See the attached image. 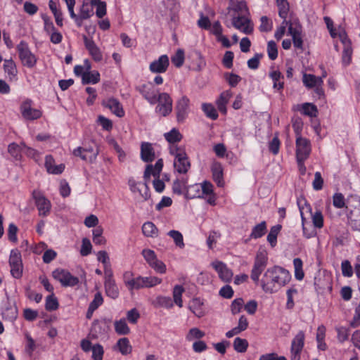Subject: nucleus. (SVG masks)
<instances>
[{"label":"nucleus","instance_id":"1","mask_svg":"<svg viewBox=\"0 0 360 360\" xmlns=\"http://www.w3.org/2000/svg\"><path fill=\"white\" fill-rule=\"evenodd\" d=\"M19 58L23 66L28 68H33L37 63V57L32 53L28 44L21 41L16 47Z\"/></svg>","mask_w":360,"mask_h":360},{"label":"nucleus","instance_id":"2","mask_svg":"<svg viewBox=\"0 0 360 360\" xmlns=\"http://www.w3.org/2000/svg\"><path fill=\"white\" fill-rule=\"evenodd\" d=\"M268 257L266 252L265 250L258 251L250 274V277L254 282H259V276L266 267Z\"/></svg>","mask_w":360,"mask_h":360},{"label":"nucleus","instance_id":"3","mask_svg":"<svg viewBox=\"0 0 360 360\" xmlns=\"http://www.w3.org/2000/svg\"><path fill=\"white\" fill-rule=\"evenodd\" d=\"M311 152L310 142L307 139L297 137L296 139V158L300 167L308 158Z\"/></svg>","mask_w":360,"mask_h":360},{"label":"nucleus","instance_id":"4","mask_svg":"<svg viewBox=\"0 0 360 360\" xmlns=\"http://www.w3.org/2000/svg\"><path fill=\"white\" fill-rule=\"evenodd\" d=\"M33 101L30 98H26L20 105V111L22 117L29 121L37 120L42 115L40 110L32 108Z\"/></svg>","mask_w":360,"mask_h":360},{"label":"nucleus","instance_id":"5","mask_svg":"<svg viewBox=\"0 0 360 360\" xmlns=\"http://www.w3.org/2000/svg\"><path fill=\"white\" fill-rule=\"evenodd\" d=\"M52 276L64 287H74L79 282L77 277L72 276L68 270L65 269H56L52 272Z\"/></svg>","mask_w":360,"mask_h":360},{"label":"nucleus","instance_id":"6","mask_svg":"<svg viewBox=\"0 0 360 360\" xmlns=\"http://www.w3.org/2000/svg\"><path fill=\"white\" fill-rule=\"evenodd\" d=\"M32 198L39 211V216L46 217L49 214L51 204V202L39 191L34 190L32 192Z\"/></svg>","mask_w":360,"mask_h":360},{"label":"nucleus","instance_id":"7","mask_svg":"<svg viewBox=\"0 0 360 360\" xmlns=\"http://www.w3.org/2000/svg\"><path fill=\"white\" fill-rule=\"evenodd\" d=\"M158 105L155 108L157 112L163 116L168 115L172 110V99L167 93H161L158 97Z\"/></svg>","mask_w":360,"mask_h":360},{"label":"nucleus","instance_id":"8","mask_svg":"<svg viewBox=\"0 0 360 360\" xmlns=\"http://www.w3.org/2000/svg\"><path fill=\"white\" fill-rule=\"evenodd\" d=\"M276 289L288 283L291 279L290 272L283 267L275 266L272 267Z\"/></svg>","mask_w":360,"mask_h":360},{"label":"nucleus","instance_id":"9","mask_svg":"<svg viewBox=\"0 0 360 360\" xmlns=\"http://www.w3.org/2000/svg\"><path fill=\"white\" fill-rule=\"evenodd\" d=\"M304 332L300 330L292 340L290 348L291 360H300V354L304 345Z\"/></svg>","mask_w":360,"mask_h":360},{"label":"nucleus","instance_id":"10","mask_svg":"<svg viewBox=\"0 0 360 360\" xmlns=\"http://www.w3.org/2000/svg\"><path fill=\"white\" fill-rule=\"evenodd\" d=\"M232 25L236 29L246 34H250L253 32V23L250 19L245 15H238L236 17H233Z\"/></svg>","mask_w":360,"mask_h":360},{"label":"nucleus","instance_id":"11","mask_svg":"<svg viewBox=\"0 0 360 360\" xmlns=\"http://www.w3.org/2000/svg\"><path fill=\"white\" fill-rule=\"evenodd\" d=\"M190 100L186 96H182L177 100L175 110L176 119L179 122H182L187 117L189 112Z\"/></svg>","mask_w":360,"mask_h":360},{"label":"nucleus","instance_id":"12","mask_svg":"<svg viewBox=\"0 0 360 360\" xmlns=\"http://www.w3.org/2000/svg\"><path fill=\"white\" fill-rule=\"evenodd\" d=\"M136 89L147 100L150 104L154 105L158 102L154 86L151 82L143 84L136 87Z\"/></svg>","mask_w":360,"mask_h":360},{"label":"nucleus","instance_id":"13","mask_svg":"<svg viewBox=\"0 0 360 360\" xmlns=\"http://www.w3.org/2000/svg\"><path fill=\"white\" fill-rule=\"evenodd\" d=\"M98 154V150L94 149L91 146L86 148L78 147L73 150V155L75 156L80 157L81 159L89 162H94Z\"/></svg>","mask_w":360,"mask_h":360},{"label":"nucleus","instance_id":"14","mask_svg":"<svg viewBox=\"0 0 360 360\" xmlns=\"http://www.w3.org/2000/svg\"><path fill=\"white\" fill-rule=\"evenodd\" d=\"M212 267L218 273L219 278L226 283H229L233 277L232 271L229 269L226 264L220 261H215L212 263Z\"/></svg>","mask_w":360,"mask_h":360},{"label":"nucleus","instance_id":"15","mask_svg":"<svg viewBox=\"0 0 360 360\" xmlns=\"http://www.w3.org/2000/svg\"><path fill=\"white\" fill-rule=\"evenodd\" d=\"M102 105L108 108L118 117L124 116V111L120 102L115 98L111 97L102 101Z\"/></svg>","mask_w":360,"mask_h":360},{"label":"nucleus","instance_id":"16","mask_svg":"<svg viewBox=\"0 0 360 360\" xmlns=\"http://www.w3.org/2000/svg\"><path fill=\"white\" fill-rule=\"evenodd\" d=\"M261 285L266 292L273 293L277 290L275 286L272 268H269L261 280Z\"/></svg>","mask_w":360,"mask_h":360},{"label":"nucleus","instance_id":"17","mask_svg":"<svg viewBox=\"0 0 360 360\" xmlns=\"http://www.w3.org/2000/svg\"><path fill=\"white\" fill-rule=\"evenodd\" d=\"M131 271H127L123 275L124 283L129 291L143 288L141 276L133 278Z\"/></svg>","mask_w":360,"mask_h":360},{"label":"nucleus","instance_id":"18","mask_svg":"<svg viewBox=\"0 0 360 360\" xmlns=\"http://www.w3.org/2000/svg\"><path fill=\"white\" fill-rule=\"evenodd\" d=\"M83 39L85 47L88 50L92 58L96 62L101 61L103 59L102 53L98 46L95 44L94 41L92 39H89L86 35H83Z\"/></svg>","mask_w":360,"mask_h":360},{"label":"nucleus","instance_id":"19","mask_svg":"<svg viewBox=\"0 0 360 360\" xmlns=\"http://www.w3.org/2000/svg\"><path fill=\"white\" fill-rule=\"evenodd\" d=\"M169 61L167 55H162L158 60L153 61L149 66L150 70L153 73L165 72L169 67Z\"/></svg>","mask_w":360,"mask_h":360},{"label":"nucleus","instance_id":"20","mask_svg":"<svg viewBox=\"0 0 360 360\" xmlns=\"http://www.w3.org/2000/svg\"><path fill=\"white\" fill-rule=\"evenodd\" d=\"M177 158H174V167L179 174H186L191 167V163L188 160L186 153L179 154Z\"/></svg>","mask_w":360,"mask_h":360},{"label":"nucleus","instance_id":"21","mask_svg":"<svg viewBox=\"0 0 360 360\" xmlns=\"http://www.w3.org/2000/svg\"><path fill=\"white\" fill-rule=\"evenodd\" d=\"M105 293L112 299H116L119 296V290L112 278V272L110 271V275L105 278L104 283Z\"/></svg>","mask_w":360,"mask_h":360},{"label":"nucleus","instance_id":"22","mask_svg":"<svg viewBox=\"0 0 360 360\" xmlns=\"http://www.w3.org/2000/svg\"><path fill=\"white\" fill-rule=\"evenodd\" d=\"M163 167L162 159H159L155 164V165H148L146 167L143 178L145 181H148L151 175L156 178L160 177V174Z\"/></svg>","mask_w":360,"mask_h":360},{"label":"nucleus","instance_id":"23","mask_svg":"<svg viewBox=\"0 0 360 360\" xmlns=\"http://www.w3.org/2000/svg\"><path fill=\"white\" fill-rule=\"evenodd\" d=\"M349 225L354 231H360V202L349 210L348 214Z\"/></svg>","mask_w":360,"mask_h":360},{"label":"nucleus","instance_id":"24","mask_svg":"<svg viewBox=\"0 0 360 360\" xmlns=\"http://www.w3.org/2000/svg\"><path fill=\"white\" fill-rule=\"evenodd\" d=\"M141 159L144 162H151L155 159V150L150 143L143 142L141 143Z\"/></svg>","mask_w":360,"mask_h":360},{"label":"nucleus","instance_id":"25","mask_svg":"<svg viewBox=\"0 0 360 360\" xmlns=\"http://www.w3.org/2000/svg\"><path fill=\"white\" fill-rule=\"evenodd\" d=\"M44 165L47 172L53 174H60L65 169V165L63 164L55 165V160L51 155L46 156Z\"/></svg>","mask_w":360,"mask_h":360},{"label":"nucleus","instance_id":"26","mask_svg":"<svg viewBox=\"0 0 360 360\" xmlns=\"http://www.w3.org/2000/svg\"><path fill=\"white\" fill-rule=\"evenodd\" d=\"M213 180L219 187H222L224 184L223 179V168L220 162H214L211 166Z\"/></svg>","mask_w":360,"mask_h":360},{"label":"nucleus","instance_id":"27","mask_svg":"<svg viewBox=\"0 0 360 360\" xmlns=\"http://www.w3.org/2000/svg\"><path fill=\"white\" fill-rule=\"evenodd\" d=\"M4 70L10 82L17 80L18 70L15 62L12 59L4 60Z\"/></svg>","mask_w":360,"mask_h":360},{"label":"nucleus","instance_id":"28","mask_svg":"<svg viewBox=\"0 0 360 360\" xmlns=\"http://www.w3.org/2000/svg\"><path fill=\"white\" fill-rule=\"evenodd\" d=\"M232 96V93L229 90L223 91L219 98L217 100L216 103L218 110L223 114L226 113V104L229 98Z\"/></svg>","mask_w":360,"mask_h":360},{"label":"nucleus","instance_id":"29","mask_svg":"<svg viewBox=\"0 0 360 360\" xmlns=\"http://www.w3.org/2000/svg\"><path fill=\"white\" fill-rule=\"evenodd\" d=\"M302 82L304 86L309 89L314 88L317 84H323V83L321 77L306 73L303 75Z\"/></svg>","mask_w":360,"mask_h":360},{"label":"nucleus","instance_id":"30","mask_svg":"<svg viewBox=\"0 0 360 360\" xmlns=\"http://www.w3.org/2000/svg\"><path fill=\"white\" fill-rule=\"evenodd\" d=\"M100 81V74L98 71H86L82 74L83 84H96Z\"/></svg>","mask_w":360,"mask_h":360},{"label":"nucleus","instance_id":"31","mask_svg":"<svg viewBox=\"0 0 360 360\" xmlns=\"http://www.w3.org/2000/svg\"><path fill=\"white\" fill-rule=\"evenodd\" d=\"M153 305L156 307H164L170 309L173 307V301L170 297L167 296H158L153 301Z\"/></svg>","mask_w":360,"mask_h":360},{"label":"nucleus","instance_id":"32","mask_svg":"<svg viewBox=\"0 0 360 360\" xmlns=\"http://www.w3.org/2000/svg\"><path fill=\"white\" fill-rule=\"evenodd\" d=\"M270 77L274 82L273 88L281 91L284 87L283 75L278 70L272 71L269 74Z\"/></svg>","mask_w":360,"mask_h":360},{"label":"nucleus","instance_id":"33","mask_svg":"<svg viewBox=\"0 0 360 360\" xmlns=\"http://www.w3.org/2000/svg\"><path fill=\"white\" fill-rule=\"evenodd\" d=\"M115 347L122 355H127L132 351V347L129 340L127 338H122L118 340Z\"/></svg>","mask_w":360,"mask_h":360},{"label":"nucleus","instance_id":"34","mask_svg":"<svg viewBox=\"0 0 360 360\" xmlns=\"http://www.w3.org/2000/svg\"><path fill=\"white\" fill-rule=\"evenodd\" d=\"M266 223L263 221L252 228L250 237L254 239L259 238L266 233Z\"/></svg>","mask_w":360,"mask_h":360},{"label":"nucleus","instance_id":"35","mask_svg":"<svg viewBox=\"0 0 360 360\" xmlns=\"http://www.w3.org/2000/svg\"><path fill=\"white\" fill-rule=\"evenodd\" d=\"M142 232L146 237L155 238L158 236V229L153 222L147 221L142 226Z\"/></svg>","mask_w":360,"mask_h":360},{"label":"nucleus","instance_id":"36","mask_svg":"<svg viewBox=\"0 0 360 360\" xmlns=\"http://www.w3.org/2000/svg\"><path fill=\"white\" fill-rule=\"evenodd\" d=\"M282 229L281 224H276L272 226L270 229L269 234L267 235V241L269 243L272 248L275 247L277 243V236Z\"/></svg>","mask_w":360,"mask_h":360},{"label":"nucleus","instance_id":"37","mask_svg":"<svg viewBox=\"0 0 360 360\" xmlns=\"http://www.w3.org/2000/svg\"><path fill=\"white\" fill-rule=\"evenodd\" d=\"M49 6L51 12L53 13L57 25L62 27L63 26V13L62 11L57 8V4L53 0H50L49 1Z\"/></svg>","mask_w":360,"mask_h":360},{"label":"nucleus","instance_id":"38","mask_svg":"<svg viewBox=\"0 0 360 360\" xmlns=\"http://www.w3.org/2000/svg\"><path fill=\"white\" fill-rule=\"evenodd\" d=\"M25 144L18 145L15 143H12L8 145V151L15 160H20L21 158V153L23 149H25Z\"/></svg>","mask_w":360,"mask_h":360},{"label":"nucleus","instance_id":"39","mask_svg":"<svg viewBox=\"0 0 360 360\" xmlns=\"http://www.w3.org/2000/svg\"><path fill=\"white\" fill-rule=\"evenodd\" d=\"M115 330L118 335H124L130 333V329L127 326V321L124 319H121L119 321H115L114 323Z\"/></svg>","mask_w":360,"mask_h":360},{"label":"nucleus","instance_id":"40","mask_svg":"<svg viewBox=\"0 0 360 360\" xmlns=\"http://www.w3.org/2000/svg\"><path fill=\"white\" fill-rule=\"evenodd\" d=\"M185 197L188 199L202 198L200 186L199 184H194L186 188Z\"/></svg>","mask_w":360,"mask_h":360},{"label":"nucleus","instance_id":"41","mask_svg":"<svg viewBox=\"0 0 360 360\" xmlns=\"http://www.w3.org/2000/svg\"><path fill=\"white\" fill-rule=\"evenodd\" d=\"M202 110L205 115L212 120H216L218 118V112L214 106L211 103H204L202 104Z\"/></svg>","mask_w":360,"mask_h":360},{"label":"nucleus","instance_id":"42","mask_svg":"<svg viewBox=\"0 0 360 360\" xmlns=\"http://www.w3.org/2000/svg\"><path fill=\"white\" fill-rule=\"evenodd\" d=\"M276 6L278 8V15L280 18L283 19V24H288V21L286 20L288 13L290 10V5L288 1H284L282 3H277Z\"/></svg>","mask_w":360,"mask_h":360},{"label":"nucleus","instance_id":"43","mask_svg":"<svg viewBox=\"0 0 360 360\" xmlns=\"http://www.w3.org/2000/svg\"><path fill=\"white\" fill-rule=\"evenodd\" d=\"M182 135L178 129L174 128L169 132L165 134V139L172 144H175L182 139Z\"/></svg>","mask_w":360,"mask_h":360},{"label":"nucleus","instance_id":"44","mask_svg":"<svg viewBox=\"0 0 360 360\" xmlns=\"http://www.w3.org/2000/svg\"><path fill=\"white\" fill-rule=\"evenodd\" d=\"M293 265L295 267V277L298 281H302L304 276L302 269L303 262L300 258H295L293 259Z\"/></svg>","mask_w":360,"mask_h":360},{"label":"nucleus","instance_id":"45","mask_svg":"<svg viewBox=\"0 0 360 360\" xmlns=\"http://www.w3.org/2000/svg\"><path fill=\"white\" fill-rule=\"evenodd\" d=\"M184 292V288L180 285H176L174 286L173 289V298H174V302L179 307H182L183 306V301L181 299V296L183 292Z\"/></svg>","mask_w":360,"mask_h":360},{"label":"nucleus","instance_id":"46","mask_svg":"<svg viewBox=\"0 0 360 360\" xmlns=\"http://www.w3.org/2000/svg\"><path fill=\"white\" fill-rule=\"evenodd\" d=\"M144 288H152L162 283V279L156 276H141Z\"/></svg>","mask_w":360,"mask_h":360},{"label":"nucleus","instance_id":"47","mask_svg":"<svg viewBox=\"0 0 360 360\" xmlns=\"http://www.w3.org/2000/svg\"><path fill=\"white\" fill-rule=\"evenodd\" d=\"M167 235L174 240V242L177 247L180 248H183L184 247L185 244L184 243L183 236L179 231L171 230L167 233Z\"/></svg>","mask_w":360,"mask_h":360},{"label":"nucleus","instance_id":"48","mask_svg":"<svg viewBox=\"0 0 360 360\" xmlns=\"http://www.w3.org/2000/svg\"><path fill=\"white\" fill-rule=\"evenodd\" d=\"M58 307L59 304L58 300L53 293L46 297L45 308L47 311H55L58 308Z\"/></svg>","mask_w":360,"mask_h":360},{"label":"nucleus","instance_id":"49","mask_svg":"<svg viewBox=\"0 0 360 360\" xmlns=\"http://www.w3.org/2000/svg\"><path fill=\"white\" fill-rule=\"evenodd\" d=\"M248 347V342L245 339L240 338H236L233 341L234 349L240 353L245 352Z\"/></svg>","mask_w":360,"mask_h":360},{"label":"nucleus","instance_id":"50","mask_svg":"<svg viewBox=\"0 0 360 360\" xmlns=\"http://www.w3.org/2000/svg\"><path fill=\"white\" fill-rule=\"evenodd\" d=\"M224 78L231 87H236L242 79L239 75L231 72H225Z\"/></svg>","mask_w":360,"mask_h":360},{"label":"nucleus","instance_id":"51","mask_svg":"<svg viewBox=\"0 0 360 360\" xmlns=\"http://www.w3.org/2000/svg\"><path fill=\"white\" fill-rule=\"evenodd\" d=\"M205 335V333L198 328H192L189 330L186 336L188 341H192L194 339L200 340Z\"/></svg>","mask_w":360,"mask_h":360},{"label":"nucleus","instance_id":"52","mask_svg":"<svg viewBox=\"0 0 360 360\" xmlns=\"http://www.w3.org/2000/svg\"><path fill=\"white\" fill-rule=\"evenodd\" d=\"M352 49L350 44H346L344 47L342 56V64L347 66L352 61Z\"/></svg>","mask_w":360,"mask_h":360},{"label":"nucleus","instance_id":"53","mask_svg":"<svg viewBox=\"0 0 360 360\" xmlns=\"http://www.w3.org/2000/svg\"><path fill=\"white\" fill-rule=\"evenodd\" d=\"M172 63L176 68H180L184 62V51L182 49H178L174 56L171 58Z\"/></svg>","mask_w":360,"mask_h":360},{"label":"nucleus","instance_id":"54","mask_svg":"<svg viewBox=\"0 0 360 360\" xmlns=\"http://www.w3.org/2000/svg\"><path fill=\"white\" fill-rule=\"evenodd\" d=\"M303 114L309 117H316L318 112L316 106L310 103H305L302 105Z\"/></svg>","mask_w":360,"mask_h":360},{"label":"nucleus","instance_id":"55","mask_svg":"<svg viewBox=\"0 0 360 360\" xmlns=\"http://www.w3.org/2000/svg\"><path fill=\"white\" fill-rule=\"evenodd\" d=\"M259 30L262 32H269L272 30L273 22L267 16H262L260 18Z\"/></svg>","mask_w":360,"mask_h":360},{"label":"nucleus","instance_id":"56","mask_svg":"<svg viewBox=\"0 0 360 360\" xmlns=\"http://www.w3.org/2000/svg\"><path fill=\"white\" fill-rule=\"evenodd\" d=\"M288 32L292 37L302 34V26L298 21H288Z\"/></svg>","mask_w":360,"mask_h":360},{"label":"nucleus","instance_id":"57","mask_svg":"<svg viewBox=\"0 0 360 360\" xmlns=\"http://www.w3.org/2000/svg\"><path fill=\"white\" fill-rule=\"evenodd\" d=\"M187 180L182 179L181 180L176 179L173 182L172 191L177 195H181L183 193V187H186Z\"/></svg>","mask_w":360,"mask_h":360},{"label":"nucleus","instance_id":"58","mask_svg":"<svg viewBox=\"0 0 360 360\" xmlns=\"http://www.w3.org/2000/svg\"><path fill=\"white\" fill-rule=\"evenodd\" d=\"M313 225L318 229H321L323 226V216L320 210H316L311 214Z\"/></svg>","mask_w":360,"mask_h":360},{"label":"nucleus","instance_id":"59","mask_svg":"<svg viewBox=\"0 0 360 360\" xmlns=\"http://www.w3.org/2000/svg\"><path fill=\"white\" fill-rule=\"evenodd\" d=\"M268 56L271 60H274L278 57L277 45L274 41H269L267 44Z\"/></svg>","mask_w":360,"mask_h":360},{"label":"nucleus","instance_id":"60","mask_svg":"<svg viewBox=\"0 0 360 360\" xmlns=\"http://www.w3.org/2000/svg\"><path fill=\"white\" fill-rule=\"evenodd\" d=\"M341 269L342 276L345 277H352L353 275V269L349 260H344L341 263Z\"/></svg>","mask_w":360,"mask_h":360},{"label":"nucleus","instance_id":"61","mask_svg":"<svg viewBox=\"0 0 360 360\" xmlns=\"http://www.w3.org/2000/svg\"><path fill=\"white\" fill-rule=\"evenodd\" d=\"M141 255H143L147 263L149 264V266L153 264V262L158 259L155 252L150 249L143 250Z\"/></svg>","mask_w":360,"mask_h":360},{"label":"nucleus","instance_id":"62","mask_svg":"<svg viewBox=\"0 0 360 360\" xmlns=\"http://www.w3.org/2000/svg\"><path fill=\"white\" fill-rule=\"evenodd\" d=\"M244 305V300L243 298L235 299L231 305V313L235 315L240 312L243 306Z\"/></svg>","mask_w":360,"mask_h":360},{"label":"nucleus","instance_id":"63","mask_svg":"<svg viewBox=\"0 0 360 360\" xmlns=\"http://www.w3.org/2000/svg\"><path fill=\"white\" fill-rule=\"evenodd\" d=\"M21 254L17 249L11 251L9 257V265L22 264Z\"/></svg>","mask_w":360,"mask_h":360},{"label":"nucleus","instance_id":"64","mask_svg":"<svg viewBox=\"0 0 360 360\" xmlns=\"http://www.w3.org/2000/svg\"><path fill=\"white\" fill-rule=\"evenodd\" d=\"M92 359L94 360H103V348L100 344H96L92 347Z\"/></svg>","mask_w":360,"mask_h":360}]
</instances>
